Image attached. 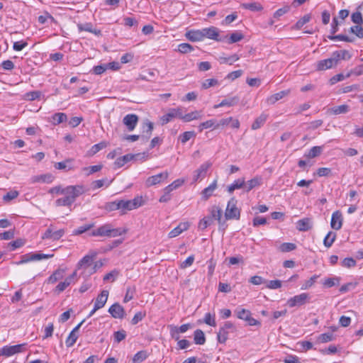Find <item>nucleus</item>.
Returning <instances> with one entry per match:
<instances>
[{
  "mask_svg": "<svg viewBox=\"0 0 363 363\" xmlns=\"http://www.w3.org/2000/svg\"><path fill=\"white\" fill-rule=\"evenodd\" d=\"M323 150V146H314L309 150L307 154H306V157L309 159L318 157L322 153Z\"/></svg>",
  "mask_w": 363,
  "mask_h": 363,
  "instance_id": "obj_38",
  "label": "nucleus"
},
{
  "mask_svg": "<svg viewBox=\"0 0 363 363\" xmlns=\"http://www.w3.org/2000/svg\"><path fill=\"white\" fill-rule=\"evenodd\" d=\"M203 115L201 111H195L186 114H184L182 112V120L184 122H190L194 120L201 119Z\"/></svg>",
  "mask_w": 363,
  "mask_h": 363,
  "instance_id": "obj_28",
  "label": "nucleus"
},
{
  "mask_svg": "<svg viewBox=\"0 0 363 363\" xmlns=\"http://www.w3.org/2000/svg\"><path fill=\"white\" fill-rule=\"evenodd\" d=\"M182 107H177L176 108H171L168 113L163 115L160 118V122L162 125H165L171 121L174 118H179L182 119Z\"/></svg>",
  "mask_w": 363,
  "mask_h": 363,
  "instance_id": "obj_11",
  "label": "nucleus"
},
{
  "mask_svg": "<svg viewBox=\"0 0 363 363\" xmlns=\"http://www.w3.org/2000/svg\"><path fill=\"white\" fill-rule=\"evenodd\" d=\"M245 181L244 178L236 179L233 184L228 186V191L229 194H232L235 189L245 187Z\"/></svg>",
  "mask_w": 363,
  "mask_h": 363,
  "instance_id": "obj_34",
  "label": "nucleus"
},
{
  "mask_svg": "<svg viewBox=\"0 0 363 363\" xmlns=\"http://www.w3.org/2000/svg\"><path fill=\"white\" fill-rule=\"evenodd\" d=\"M198 128L199 132H202L204 129H208L211 128H217V126L216 125V121L213 119H211L200 123Z\"/></svg>",
  "mask_w": 363,
  "mask_h": 363,
  "instance_id": "obj_46",
  "label": "nucleus"
},
{
  "mask_svg": "<svg viewBox=\"0 0 363 363\" xmlns=\"http://www.w3.org/2000/svg\"><path fill=\"white\" fill-rule=\"evenodd\" d=\"M65 270L62 269H56L47 279L48 284H55L62 279L64 277Z\"/></svg>",
  "mask_w": 363,
  "mask_h": 363,
  "instance_id": "obj_29",
  "label": "nucleus"
},
{
  "mask_svg": "<svg viewBox=\"0 0 363 363\" xmlns=\"http://www.w3.org/2000/svg\"><path fill=\"white\" fill-rule=\"evenodd\" d=\"M138 122V117L133 113L127 114L123 119V124L128 130L132 131L135 129Z\"/></svg>",
  "mask_w": 363,
  "mask_h": 363,
  "instance_id": "obj_18",
  "label": "nucleus"
},
{
  "mask_svg": "<svg viewBox=\"0 0 363 363\" xmlns=\"http://www.w3.org/2000/svg\"><path fill=\"white\" fill-rule=\"evenodd\" d=\"M337 65V64L332 54L330 58L318 61L316 65V68L317 70L323 71L330 69Z\"/></svg>",
  "mask_w": 363,
  "mask_h": 363,
  "instance_id": "obj_16",
  "label": "nucleus"
},
{
  "mask_svg": "<svg viewBox=\"0 0 363 363\" xmlns=\"http://www.w3.org/2000/svg\"><path fill=\"white\" fill-rule=\"evenodd\" d=\"M184 183V179H178L175 181H174L172 184L166 186L163 191H167L172 192L173 190L179 188Z\"/></svg>",
  "mask_w": 363,
  "mask_h": 363,
  "instance_id": "obj_47",
  "label": "nucleus"
},
{
  "mask_svg": "<svg viewBox=\"0 0 363 363\" xmlns=\"http://www.w3.org/2000/svg\"><path fill=\"white\" fill-rule=\"evenodd\" d=\"M268 118V115L262 113L259 116H258L254 121L252 125V129L257 130L261 128L266 122Z\"/></svg>",
  "mask_w": 363,
  "mask_h": 363,
  "instance_id": "obj_35",
  "label": "nucleus"
},
{
  "mask_svg": "<svg viewBox=\"0 0 363 363\" xmlns=\"http://www.w3.org/2000/svg\"><path fill=\"white\" fill-rule=\"evenodd\" d=\"M26 343L16 345H6L1 350V354L6 357H11L15 354L21 353L25 350Z\"/></svg>",
  "mask_w": 363,
  "mask_h": 363,
  "instance_id": "obj_10",
  "label": "nucleus"
},
{
  "mask_svg": "<svg viewBox=\"0 0 363 363\" xmlns=\"http://www.w3.org/2000/svg\"><path fill=\"white\" fill-rule=\"evenodd\" d=\"M72 205V202L67 196L60 198L55 201L56 206H70Z\"/></svg>",
  "mask_w": 363,
  "mask_h": 363,
  "instance_id": "obj_55",
  "label": "nucleus"
},
{
  "mask_svg": "<svg viewBox=\"0 0 363 363\" xmlns=\"http://www.w3.org/2000/svg\"><path fill=\"white\" fill-rule=\"evenodd\" d=\"M311 19V14L307 13L304 15L301 19L296 21V29L301 28L303 25L307 23Z\"/></svg>",
  "mask_w": 363,
  "mask_h": 363,
  "instance_id": "obj_60",
  "label": "nucleus"
},
{
  "mask_svg": "<svg viewBox=\"0 0 363 363\" xmlns=\"http://www.w3.org/2000/svg\"><path fill=\"white\" fill-rule=\"evenodd\" d=\"M65 235L64 229L55 230L53 225H50L42 235L43 240H60Z\"/></svg>",
  "mask_w": 363,
  "mask_h": 363,
  "instance_id": "obj_7",
  "label": "nucleus"
},
{
  "mask_svg": "<svg viewBox=\"0 0 363 363\" xmlns=\"http://www.w3.org/2000/svg\"><path fill=\"white\" fill-rule=\"evenodd\" d=\"M241 7L252 11H259L263 9L262 5L257 2L243 3L241 4Z\"/></svg>",
  "mask_w": 363,
  "mask_h": 363,
  "instance_id": "obj_40",
  "label": "nucleus"
},
{
  "mask_svg": "<svg viewBox=\"0 0 363 363\" xmlns=\"http://www.w3.org/2000/svg\"><path fill=\"white\" fill-rule=\"evenodd\" d=\"M125 229L113 228L110 223L104 224L91 232L92 236H105L115 238L122 235L126 233Z\"/></svg>",
  "mask_w": 363,
  "mask_h": 363,
  "instance_id": "obj_2",
  "label": "nucleus"
},
{
  "mask_svg": "<svg viewBox=\"0 0 363 363\" xmlns=\"http://www.w3.org/2000/svg\"><path fill=\"white\" fill-rule=\"evenodd\" d=\"M170 335L173 339L178 340L179 339V334L186 333L190 328L189 323L182 325L179 327L170 325H169Z\"/></svg>",
  "mask_w": 363,
  "mask_h": 363,
  "instance_id": "obj_14",
  "label": "nucleus"
},
{
  "mask_svg": "<svg viewBox=\"0 0 363 363\" xmlns=\"http://www.w3.org/2000/svg\"><path fill=\"white\" fill-rule=\"evenodd\" d=\"M217 188V180H214L208 187L205 188L202 192V196L203 199L207 200L209 197L213 195V191Z\"/></svg>",
  "mask_w": 363,
  "mask_h": 363,
  "instance_id": "obj_32",
  "label": "nucleus"
},
{
  "mask_svg": "<svg viewBox=\"0 0 363 363\" xmlns=\"http://www.w3.org/2000/svg\"><path fill=\"white\" fill-rule=\"evenodd\" d=\"M212 163L209 161L203 162L201 166L194 172L193 182H196L204 179L207 174L208 169L211 167Z\"/></svg>",
  "mask_w": 363,
  "mask_h": 363,
  "instance_id": "obj_12",
  "label": "nucleus"
},
{
  "mask_svg": "<svg viewBox=\"0 0 363 363\" xmlns=\"http://www.w3.org/2000/svg\"><path fill=\"white\" fill-rule=\"evenodd\" d=\"M219 84V82L216 79H207L202 83V89H207L211 86H215Z\"/></svg>",
  "mask_w": 363,
  "mask_h": 363,
  "instance_id": "obj_57",
  "label": "nucleus"
},
{
  "mask_svg": "<svg viewBox=\"0 0 363 363\" xmlns=\"http://www.w3.org/2000/svg\"><path fill=\"white\" fill-rule=\"evenodd\" d=\"M71 162H72L71 160H67L63 162L55 163L54 167L57 169H60V170L63 169V170L69 171V170L72 169V167L70 165Z\"/></svg>",
  "mask_w": 363,
  "mask_h": 363,
  "instance_id": "obj_42",
  "label": "nucleus"
},
{
  "mask_svg": "<svg viewBox=\"0 0 363 363\" xmlns=\"http://www.w3.org/2000/svg\"><path fill=\"white\" fill-rule=\"evenodd\" d=\"M96 252H90L84 256L77 264V270H81L80 275L89 276L96 272V266L92 267L96 258Z\"/></svg>",
  "mask_w": 363,
  "mask_h": 363,
  "instance_id": "obj_1",
  "label": "nucleus"
},
{
  "mask_svg": "<svg viewBox=\"0 0 363 363\" xmlns=\"http://www.w3.org/2000/svg\"><path fill=\"white\" fill-rule=\"evenodd\" d=\"M358 285L357 282H349L345 284H343L340 288V292L346 293L352 289H355V287Z\"/></svg>",
  "mask_w": 363,
  "mask_h": 363,
  "instance_id": "obj_59",
  "label": "nucleus"
},
{
  "mask_svg": "<svg viewBox=\"0 0 363 363\" xmlns=\"http://www.w3.org/2000/svg\"><path fill=\"white\" fill-rule=\"evenodd\" d=\"M332 54L337 64L340 60H349L351 57L349 52L345 50L335 51Z\"/></svg>",
  "mask_w": 363,
  "mask_h": 363,
  "instance_id": "obj_36",
  "label": "nucleus"
},
{
  "mask_svg": "<svg viewBox=\"0 0 363 363\" xmlns=\"http://www.w3.org/2000/svg\"><path fill=\"white\" fill-rule=\"evenodd\" d=\"M67 115L64 113H57L52 116L51 122L53 125H58L67 120Z\"/></svg>",
  "mask_w": 363,
  "mask_h": 363,
  "instance_id": "obj_44",
  "label": "nucleus"
},
{
  "mask_svg": "<svg viewBox=\"0 0 363 363\" xmlns=\"http://www.w3.org/2000/svg\"><path fill=\"white\" fill-rule=\"evenodd\" d=\"M262 183V178L260 176H256L250 180L245 182V189L246 192H249L255 187L259 186Z\"/></svg>",
  "mask_w": 363,
  "mask_h": 363,
  "instance_id": "obj_27",
  "label": "nucleus"
},
{
  "mask_svg": "<svg viewBox=\"0 0 363 363\" xmlns=\"http://www.w3.org/2000/svg\"><path fill=\"white\" fill-rule=\"evenodd\" d=\"M289 94V90L281 91L278 93H276V94H272V95L269 96V97H267V99H266V103L268 105L274 104L277 101L283 99L284 97L287 96Z\"/></svg>",
  "mask_w": 363,
  "mask_h": 363,
  "instance_id": "obj_26",
  "label": "nucleus"
},
{
  "mask_svg": "<svg viewBox=\"0 0 363 363\" xmlns=\"http://www.w3.org/2000/svg\"><path fill=\"white\" fill-rule=\"evenodd\" d=\"M148 357L147 352L145 350L138 352L133 357V363H140L145 361Z\"/></svg>",
  "mask_w": 363,
  "mask_h": 363,
  "instance_id": "obj_45",
  "label": "nucleus"
},
{
  "mask_svg": "<svg viewBox=\"0 0 363 363\" xmlns=\"http://www.w3.org/2000/svg\"><path fill=\"white\" fill-rule=\"evenodd\" d=\"M311 296L308 293H302L296 295V306H302L308 303Z\"/></svg>",
  "mask_w": 363,
  "mask_h": 363,
  "instance_id": "obj_43",
  "label": "nucleus"
},
{
  "mask_svg": "<svg viewBox=\"0 0 363 363\" xmlns=\"http://www.w3.org/2000/svg\"><path fill=\"white\" fill-rule=\"evenodd\" d=\"M342 225V216L340 211L333 212L331 217L330 226L333 229L338 230Z\"/></svg>",
  "mask_w": 363,
  "mask_h": 363,
  "instance_id": "obj_20",
  "label": "nucleus"
},
{
  "mask_svg": "<svg viewBox=\"0 0 363 363\" xmlns=\"http://www.w3.org/2000/svg\"><path fill=\"white\" fill-rule=\"evenodd\" d=\"M213 221L212 220V218L208 217V216L200 220L199 223V228L201 230H204L211 225H212Z\"/></svg>",
  "mask_w": 363,
  "mask_h": 363,
  "instance_id": "obj_51",
  "label": "nucleus"
},
{
  "mask_svg": "<svg viewBox=\"0 0 363 363\" xmlns=\"http://www.w3.org/2000/svg\"><path fill=\"white\" fill-rule=\"evenodd\" d=\"M135 155L131 154H127L123 157H118L114 162L116 167L120 168L123 167L127 162L134 159Z\"/></svg>",
  "mask_w": 363,
  "mask_h": 363,
  "instance_id": "obj_33",
  "label": "nucleus"
},
{
  "mask_svg": "<svg viewBox=\"0 0 363 363\" xmlns=\"http://www.w3.org/2000/svg\"><path fill=\"white\" fill-rule=\"evenodd\" d=\"M83 323V321L81 322L80 323H79L72 331L71 333H69V335H68L67 338L66 339V341H65V343H66V346L67 347H70L72 346H73L74 345V343L76 342L77 338H78V335L77 334V331L79 330V329L80 328L81 325H82Z\"/></svg>",
  "mask_w": 363,
  "mask_h": 363,
  "instance_id": "obj_24",
  "label": "nucleus"
},
{
  "mask_svg": "<svg viewBox=\"0 0 363 363\" xmlns=\"http://www.w3.org/2000/svg\"><path fill=\"white\" fill-rule=\"evenodd\" d=\"M235 313L239 319L246 321L249 325L253 326L259 324V322L252 317L251 312L249 310L237 308Z\"/></svg>",
  "mask_w": 363,
  "mask_h": 363,
  "instance_id": "obj_9",
  "label": "nucleus"
},
{
  "mask_svg": "<svg viewBox=\"0 0 363 363\" xmlns=\"http://www.w3.org/2000/svg\"><path fill=\"white\" fill-rule=\"evenodd\" d=\"M77 28L79 31H86L94 34L96 36H101V30L94 27L91 23H78Z\"/></svg>",
  "mask_w": 363,
  "mask_h": 363,
  "instance_id": "obj_19",
  "label": "nucleus"
},
{
  "mask_svg": "<svg viewBox=\"0 0 363 363\" xmlns=\"http://www.w3.org/2000/svg\"><path fill=\"white\" fill-rule=\"evenodd\" d=\"M350 111V106L347 104H342L334 106L331 108V113L335 115L344 114Z\"/></svg>",
  "mask_w": 363,
  "mask_h": 363,
  "instance_id": "obj_39",
  "label": "nucleus"
},
{
  "mask_svg": "<svg viewBox=\"0 0 363 363\" xmlns=\"http://www.w3.org/2000/svg\"><path fill=\"white\" fill-rule=\"evenodd\" d=\"M26 243V241L23 239H17L14 241H12L8 244V247H9L11 251L15 250L17 248H19L23 246Z\"/></svg>",
  "mask_w": 363,
  "mask_h": 363,
  "instance_id": "obj_52",
  "label": "nucleus"
},
{
  "mask_svg": "<svg viewBox=\"0 0 363 363\" xmlns=\"http://www.w3.org/2000/svg\"><path fill=\"white\" fill-rule=\"evenodd\" d=\"M177 50L181 53H188L194 50V48L189 43H181L178 45Z\"/></svg>",
  "mask_w": 363,
  "mask_h": 363,
  "instance_id": "obj_58",
  "label": "nucleus"
},
{
  "mask_svg": "<svg viewBox=\"0 0 363 363\" xmlns=\"http://www.w3.org/2000/svg\"><path fill=\"white\" fill-rule=\"evenodd\" d=\"M238 201L235 198L229 200L225 212V216L227 220H238L240 217V211L237 207Z\"/></svg>",
  "mask_w": 363,
  "mask_h": 363,
  "instance_id": "obj_5",
  "label": "nucleus"
},
{
  "mask_svg": "<svg viewBox=\"0 0 363 363\" xmlns=\"http://www.w3.org/2000/svg\"><path fill=\"white\" fill-rule=\"evenodd\" d=\"M266 287L270 289H277L282 286V281L278 279L267 281L265 282Z\"/></svg>",
  "mask_w": 363,
  "mask_h": 363,
  "instance_id": "obj_53",
  "label": "nucleus"
},
{
  "mask_svg": "<svg viewBox=\"0 0 363 363\" xmlns=\"http://www.w3.org/2000/svg\"><path fill=\"white\" fill-rule=\"evenodd\" d=\"M313 227V221L311 218H304L296 222V229L300 231H308Z\"/></svg>",
  "mask_w": 363,
  "mask_h": 363,
  "instance_id": "obj_23",
  "label": "nucleus"
},
{
  "mask_svg": "<svg viewBox=\"0 0 363 363\" xmlns=\"http://www.w3.org/2000/svg\"><path fill=\"white\" fill-rule=\"evenodd\" d=\"M71 284V278H66L65 281L60 282L55 289V292L60 294Z\"/></svg>",
  "mask_w": 363,
  "mask_h": 363,
  "instance_id": "obj_41",
  "label": "nucleus"
},
{
  "mask_svg": "<svg viewBox=\"0 0 363 363\" xmlns=\"http://www.w3.org/2000/svg\"><path fill=\"white\" fill-rule=\"evenodd\" d=\"M195 137L196 133H194V131H186L179 135V140L182 144H185L191 138H194Z\"/></svg>",
  "mask_w": 363,
  "mask_h": 363,
  "instance_id": "obj_48",
  "label": "nucleus"
},
{
  "mask_svg": "<svg viewBox=\"0 0 363 363\" xmlns=\"http://www.w3.org/2000/svg\"><path fill=\"white\" fill-rule=\"evenodd\" d=\"M114 340L118 343L123 340L126 337V332L124 330L116 331L113 333Z\"/></svg>",
  "mask_w": 363,
  "mask_h": 363,
  "instance_id": "obj_64",
  "label": "nucleus"
},
{
  "mask_svg": "<svg viewBox=\"0 0 363 363\" xmlns=\"http://www.w3.org/2000/svg\"><path fill=\"white\" fill-rule=\"evenodd\" d=\"M185 37L191 42H199L203 41V33L202 29L196 30L192 29L188 30L185 33Z\"/></svg>",
  "mask_w": 363,
  "mask_h": 363,
  "instance_id": "obj_21",
  "label": "nucleus"
},
{
  "mask_svg": "<svg viewBox=\"0 0 363 363\" xmlns=\"http://www.w3.org/2000/svg\"><path fill=\"white\" fill-rule=\"evenodd\" d=\"M86 191V188L83 185H71L65 187V191L63 195L67 196L72 203L76 199L82 195Z\"/></svg>",
  "mask_w": 363,
  "mask_h": 363,
  "instance_id": "obj_6",
  "label": "nucleus"
},
{
  "mask_svg": "<svg viewBox=\"0 0 363 363\" xmlns=\"http://www.w3.org/2000/svg\"><path fill=\"white\" fill-rule=\"evenodd\" d=\"M236 331L235 325L230 321H226L223 325L220 328L217 333V340L219 343L225 344L228 339L230 333H233Z\"/></svg>",
  "mask_w": 363,
  "mask_h": 363,
  "instance_id": "obj_3",
  "label": "nucleus"
},
{
  "mask_svg": "<svg viewBox=\"0 0 363 363\" xmlns=\"http://www.w3.org/2000/svg\"><path fill=\"white\" fill-rule=\"evenodd\" d=\"M210 215L208 217L212 218V220H216L220 223L221 221L222 210L217 206H213L208 210Z\"/></svg>",
  "mask_w": 363,
  "mask_h": 363,
  "instance_id": "obj_30",
  "label": "nucleus"
},
{
  "mask_svg": "<svg viewBox=\"0 0 363 363\" xmlns=\"http://www.w3.org/2000/svg\"><path fill=\"white\" fill-rule=\"evenodd\" d=\"M120 202L123 211L138 208L143 204V200L141 196H137L132 200H120Z\"/></svg>",
  "mask_w": 363,
  "mask_h": 363,
  "instance_id": "obj_8",
  "label": "nucleus"
},
{
  "mask_svg": "<svg viewBox=\"0 0 363 363\" xmlns=\"http://www.w3.org/2000/svg\"><path fill=\"white\" fill-rule=\"evenodd\" d=\"M336 238V234L333 232H329L324 238L323 243L326 247H330L334 242Z\"/></svg>",
  "mask_w": 363,
  "mask_h": 363,
  "instance_id": "obj_49",
  "label": "nucleus"
},
{
  "mask_svg": "<svg viewBox=\"0 0 363 363\" xmlns=\"http://www.w3.org/2000/svg\"><path fill=\"white\" fill-rule=\"evenodd\" d=\"M203 322L210 326H216V318L214 314L212 315L210 313H206L204 315Z\"/></svg>",
  "mask_w": 363,
  "mask_h": 363,
  "instance_id": "obj_54",
  "label": "nucleus"
},
{
  "mask_svg": "<svg viewBox=\"0 0 363 363\" xmlns=\"http://www.w3.org/2000/svg\"><path fill=\"white\" fill-rule=\"evenodd\" d=\"M189 226L190 225L188 222L180 223L176 228H174L169 233L168 237L169 238L177 237L184 231L187 230Z\"/></svg>",
  "mask_w": 363,
  "mask_h": 363,
  "instance_id": "obj_22",
  "label": "nucleus"
},
{
  "mask_svg": "<svg viewBox=\"0 0 363 363\" xmlns=\"http://www.w3.org/2000/svg\"><path fill=\"white\" fill-rule=\"evenodd\" d=\"M168 172H164L149 177L146 180V185L147 186H151L160 184L162 182L166 180L168 178Z\"/></svg>",
  "mask_w": 363,
  "mask_h": 363,
  "instance_id": "obj_15",
  "label": "nucleus"
},
{
  "mask_svg": "<svg viewBox=\"0 0 363 363\" xmlns=\"http://www.w3.org/2000/svg\"><path fill=\"white\" fill-rule=\"evenodd\" d=\"M53 254H43L40 252H30L25 254L21 257V260L16 262L17 265L23 264L30 262L40 261L52 258Z\"/></svg>",
  "mask_w": 363,
  "mask_h": 363,
  "instance_id": "obj_4",
  "label": "nucleus"
},
{
  "mask_svg": "<svg viewBox=\"0 0 363 363\" xmlns=\"http://www.w3.org/2000/svg\"><path fill=\"white\" fill-rule=\"evenodd\" d=\"M194 340L196 345H202L206 342V337L201 330L197 329L194 331Z\"/></svg>",
  "mask_w": 363,
  "mask_h": 363,
  "instance_id": "obj_37",
  "label": "nucleus"
},
{
  "mask_svg": "<svg viewBox=\"0 0 363 363\" xmlns=\"http://www.w3.org/2000/svg\"><path fill=\"white\" fill-rule=\"evenodd\" d=\"M332 170L328 167H320L317 169L315 174L320 177H328L331 174Z\"/></svg>",
  "mask_w": 363,
  "mask_h": 363,
  "instance_id": "obj_63",
  "label": "nucleus"
},
{
  "mask_svg": "<svg viewBox=\"0 0 363 363\" xmlns=\"http://www.w3.org/2000/svg\"><path fill=\"white\" fill-rule=\"evenodd\" d=\"M203 33V40L205 38L214 40L216 41H219V34L220 30L218 28L215 26H211L209 28H202Z\"/></svg>",
  "mask_w": 363,
  "mask_h": 363,
  "instance_id": "obj_13",
  "label": "nucleus"
},
{
  "mask_svg": "<svg viewBox=\"0 0 363 363\" xmlns=\"http://www.w3.org/2000/svg\"><path fill=\"white\" fill-rule=\"evenodd\" d=\"M108 312L114 318L122 319L125 315L123 307L118 303L111 305L108 309Z\"/></svg>",
  "mask_w": 363,
  "mask_h": 363,
  "instance_id": "obj_17",
  "label": "nucleus"
},
{
  "mask_svg": "<svg viewBox=\"0 0 363 363\" xmlns=\"http://www.w3.org/2000/svg\"><path fill=\"white\" fill-rule=\"evenodd\" d=\"M328 38H329V39H330L332 40H341V41H345V42H349V43H352L354 41L353 38H350L347 35H342V34H340V35H330V36H328Z\"/></svg>",
  "mask_w": 363,
  "mask_h": 363,
  "instance_id": "obj_56",
  "label": "nucleus"
},
{
  "mask_svg": "<svg viewBox=\"0 0 363 363\" xmlns=\"http://www.w3.org/2000/svg\"><path fill=\"white\" fill-rule=\"evenodd\" d=\"M244 38L243 34L240 31H235L230 34L229 39H228V43H235L237 42L240 41Z\"/></svg>",
  "mask_w": 363,
  "mask_h": 363,
  "instance_id": "obj_50",
  "label": "nucleus"
},
{
  "mask_svg": "<svg viewBox=\"0 0 363 363\" xmlns=\"http://www.w3.org/2000/svg\"><path fill=\"white\" fill-rule=\"evenodd\" d=\"M239 101V98L238 96H234L230 99H223L220 104L214 105V108H218L220 107L223 106H233L236 105Z\"/></svg>",
  "mask_w": 363,
  "mask_h": 363,
  "instance_id": "obj_31",
  "label": "nucleus"
},
{
  "mask_svg": "<svg viewBox=\"0 0 363 363\" xmlns=\"http://www.w3.org/2000/svg\"><path fill=\"white\" fill-rule=\"evenodd\" d=\"M240 59V57L234 54L229 57H221L220 60L222 63H228L229 65H233L235 62L238 61Z\"/></svg>",
  "mask_w": 363,
  "mask_h": 363,
  "instance_id": "obj_61",
  "label": "nucleus"
},
{
  "mask_svg": "<svg viewBox=\"0 0 363 363\" xmlns=\"http://www.w3.org/2000/svg\"><path fill=\"white\" fill-rule=\"evenodd\" d=\"M108 297V291L103 290L101 294L96 297L94 306L95 310H99L104 306Z\"/></svg>",
  "mask_w": 363,
  "mask_h": 363,
  "instance_id": "obj_25",
  "label": "nucleus"
},
{
  "mask_svg": "<svg viewBox=\"0 0 363 363\" xmlns=\"http://www.w3.org/2000/svg\"><path fill=\"white\" fill-rule=\"evenodd\" d=\"M350 31L359 38H363V28L359 25L352 26Z\"/></svg>",
  "mask_w": 363,
  "mask_h": 363,
  "instance_id": "obj_62",
  "label": "nucleus"
}]
</instances>
